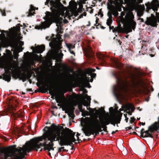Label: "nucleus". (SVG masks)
Returning a JSON list of instances; mask_svg holds the SVG:
<instances>
[{
  "label": "nucleus",
  "instance_id": "nucleus-1",
  "mask_svg": "<svg viewBox=\"0 0 159 159\" xmlns=\"http://www.w3.org/2000/svg\"><path fill=\"white\" fill-rule=\"evenodd\" d=\"M52 127H48L46 126L43 129V131L44 132L43 134V139L44 142L43 143H40L39 139L36 138H34L31 140V142H27L25 145L22 147H19L16 148V151L13 152L15 154V152H17L20 156H17L15 159H24L25 156L27 155V152H29L32 150L38 151V149L40 148L41 147H44L45 144L47 143V140L45 139V137L47 135L49 136L51 131L50 130L51 129Z\"/></svg>",
  "mask_w": 159,
  "mask_h": 159
},
{
  "label": "nucleus",
  "instance_id": "nucleus-2",
  "mask_svg": "<svg viewBox=\"0 0 159 159\" xmlns=\"http://www.w3.org/2000/svg\"><path fill=\"white\" fill-rule=\"evenodd\" d=\"M128 74V76L124 75L123 80H122L121 78L119 75H115L116 81L117 84V87H114V91L117 90V87L120 86L122 81L126 86H131L134 89L138 90L139 92H140L141 91L139 85V82L140 81V80L138 81V80L136 77L135 75L129 72ZM115 92V96L117 97V94L116 92Z\"/></svg>",
  "mask_w": 159,
  "mask_h": 159
},
{
  "label": "nucleus",
  "instance_id": "nucleus-3",
  "mask_svg": "<svg viewBox=\"0 0 159 159\" xmlns=\"http://www.w3.org/2000/svg\"><path fill=\"white\" fill-rule=\"evenodd\" d=\"M107 6L110 8L113 9L119 4V2L123 3L124 1H108ZM143 1H124V3L125 4V7H127L132 10L139 9L137 12L138 16L141 17L143 15V11L144 10V6L142 7L139 5V3H142Z\"/></svg>",
  "mask_w": 159,
  "mask_h": 159
},
{
  "label": "nucleus",
  "instance_id": "nucleus-4",
  "mask_svg": "<svg viewBox=\"0 0 159 159\" xmlns=\"http://www.w3.org/2000/svg\"><path fill=\"white\" fill-rule=\"evenodd\" d=\"M56 128H58L61 131V134L58 137L60 138L59 144L61 146H73V143L76 141L74 137L75 133L69 128H66L62 130L63 127L61 126H56Z\"/></svg>",
  "mask_w": 159,
  "mask_h": 159
},
{
  "label": "nucleus",
  "instance_id": "nucleus-5",
  "mask_svg": "<svg viewBox=\"0 0 159 159\" xmlns=\"http://www.w3.org/2000/svg\"><path fill=\"white\" fill-rule=\"evenodd\" d=\"M52 127H54L52 131H51L49 136H46L45 139L47 140V143L45 144L44 147L45 151L47 150L49 152L51 150H54V144L55 141H58L59 143L60 138L58 137L61 134V131L58 128H56L55 124H52L51 125Z\"/></svg>",
  "mask_w": 159,
  "mask_h": 159
},
{
  "label": "nucleus",
  "instance_id": "nucleus-6",
  "mask_svg": "<svg viewBox=\"0 0 159 159\" xmlns=\"http://www.w3.org/2000/svg\"><path fill=\"white\" fill-rule=\"evenodd\" d=\"M61 1H46L45 2V5L48 7L50 6L52 11L54 14H59L63 11L64 6L60 2Z\"/></svg>",
  "mask_w": 159,
  "mask_h": 159
},
{
  "label": "nucleus",
  "instance_id": "nucleus-7",
  "mask_svg": "<svg viewBox=\"0 0 159 159\" xmlns=\"http://www.w3.org/2000/svg\"><path fill=\"white\" fill-rule=\"evenodd\" d=\"M45 89L48 90L49 93L52 95L51 98L53 99H55L56 102L58 103L57 105L60 106L61 105L60 103L61 100V98L60 94L57 92L53 84L52 83L48 84H47L45 85Z\"/></svg>",
  "mask_w": 159,
  "mask_h": 159
},
{
  "label": "nucleus",
  "instance_id": "nucleus-8",
  "mask_svg": "<svg viewBox=\"0 0 159 159\" xmlns=\"http://www.w3.org/2000/svg\"><path fill=\"white\" fill-rule=\"evenodd\" d=\"M95 69H92L86 72L84 80L82 83V85L84 87L89 88L91 87L89 82H92L93 80V79L95 77L96 75V74L93 73L95 71Z\"/></svg>",
  "mask_w": 159,
  "mask_h": 159
},
{
  "label": "nucleus",
  "instance_id": "nucleus-9",
  "mask_svg": "<svg viewBox=\"0 0 159 159\" xmlns=\"http://www.w3.org/2000/svg\"><path fill=\"white\" fill-rule=\"evenodd\" d=\"M82 130L86 136H89L91 134L98 135L99 132L94 126L87 124V121L84 127L82 129Z\"/></svg>",
  "mask_w": 159,
  "mask_h": 159
},
{
  "label": "nucleus",
  "instance_id": "nucleus-10",
  "mask_svg": "<svg viewBox=\"0 0 159 159\" xmlns=\"http://www.w3.org/2000/svg\"><path fill=\"white\" fill-rule=\"evenodd\" d=\"M86 119L88 124H90V125L94 126L99 132H101L103 130L102 129V128L97 117H87Z\"/></svg>",
  "mask_w": 159,
  "mask_h": 159
},
{
  "label": "nucleus",
  "instance_id": "nucleus-11",
  "mask_svg": "<svg viewBox=\"0 0 159 159\" xmlns=\"http://www.w3.org/2000/svg\"><path fill=\"white\" fill-rule=\"evenodd\" d=\"M13 28L15 29V30L17 32V34H14L11 37V39L12 41V45L13 48H15V50H18V51H20L21 50H22L23 49L22 47L19 48L18 47V43L16 40L17 37V34H19L20 32V28L19 26L17 27H14Z\"/></svg>",
  "mask_w": 159,
  "mask_h": 159
},
{
  "label": "nucleus",
  "instance_id": "nucleus-12",
  "mask_svg": "<svg viewBox=\"0 0 159 159\" xmlns=\"http://www.w3.org/2000/svg\"><path fill=\"white\" fill-rule=\"evenodd\" d=\"M16 109L13 106H9L6 110L3 112L2 115H7L8 113H10L12 116H13L15 119H16L18 117L22 118L23 115L21 114L20 112H18L17 113H14L13 112L14 110H15Z\"/></svg>",
  "mask_w": 159,
  "mask_h": 159
},
{
  "label": "nucleus",
  "instance_id": "nucleus-13",
  "mask_svg": "<svg viewBox=\"0 0 159 159\" xmlns=\"http://www.w3.org/2000/svg\"><path fill=\"white\" fill-rule=\"evenodd\" d=\"M156 14L157 18L153 14H151L152 17L147 18V21L145 22V24L150 25L152 27L157 26V21L159 22V13L156 12Z\"/></svg>",
  "mask_w": 159,
  "mask_h": 159
},
{
  "label": "nucleus",
  "instance_id": "nucleus-14",
  "mask_svg": "<svg viewBox=\"0 0 159 159\" xmlns=\"http://www.w3.org/2000/svg\"><path fill=\"white\" fill-rule=\"evenodd\" d=\"M31 75L26 74L25 72H21L20 70L15 72L13 75V77L15 79L19 78L20 80H22L23 82L25 81L27 79L30 78Z\"/></svg>",
  "mask_w": 159,
  "mask_h": 159
},
{
  "label": "nucleus",
  "instance_id": "nucleus-15",
  "mask_svg": "<svg viewBox=\"0 0 159 159\" xmlns=\"http://www.w3.org/2000/svg\"><path fill=\"white\" fill-rule=\"evenodd\" d=\"M154 131H156L157 133L158 132V130L152 124L151 126L148 127V130L145 131L143 132V133L146 134L145 135H143V138L150 137L153 139V137L151 133H153Z\"/></svg>",
  "mask_w": 159,
  "mask_h": 159
},
{
  "label": "nucleus",
  "instance_id": "nucleus-16",
  "mask_svg": "<svg viewBox=\"0 0 159 159\" xmlns=\"http://www.w3.org/2000/svg\"><path fill=\"white\" fill-rule=\"evenodd\" d=\"M69 4L71 6L72 8V12H74L75 15V16L78 15V9L77 8V4L75 1H70L69 2Z\"/></svg>",
  "mask_w": 159,
  "mask_h": 159
},
{
  "label": "nucleus",
  "instance_id": "nucleus-17",
  "mask_svg": "<svg viewBox=\"0 0 159 159\" xmlns=\"http://www.w3.org/2000/svg\"><path fill=\"white\" fill-rule=\"evenodd\" d=\"M62 18L55 16L52 20L54 22L56 23L57 26L58 27V28L61 30H62Z\"/></svg>",
  "mask_w": 159,
  "mask_h": 159
},
{
  "label": "nucleus",
  "instance_id": "nucleus-18",
  "mask_svg": "<svg viewBox=\"0 0 159 159\" xmlns=\"http://www.w3.org/2000/svg\"><path fill=\"white\" fill-rule=\"evenodd\" d=\"M31 49L34 50V52L37 53H41L45 50V46L44 45L39 46L35 48L32 47Z\"/></svg>",
  "mask_w": 159,
  "mask_h": 159
},
{
  "label": "nucleus",
  "instance_id": "nucleus-19",
  "mask_svg": "<svg viewBox=\"0 0 159 159\" xmlns=\"http://www.w3.org/2000/svg\"><path fill=\"white\" fill-rule=\"evenodd\" d=\"M45 13L46 14L45 16L43 18L45 20H47V21L48 22L49 21H52L55 16L53 13L49 11H46Z\"/></svg>",
  "mask_w": 159,
  "mask_h": 159
},
{
  "label": "nucleus",
  "instance_id": "nucleus-20",
  "mask_svg": "<svg viewBox=\"0 0 159 159\" xmlns=\"http://www.w3.org/2000/svg\"><path fill=\"white\" fill-rule=\"evenodd\" d=\"M153 2L148 5H146L147 8L149 9H152L155 11H157V5L154 3H158L159 2V1H152Z\"/></svg>",
  "mask_w": 159,
  "mask_h": 159
},
{
  "label": "nucleus",
  "instance_id": "nucleus-21",
  "mask_svg": "<svg viewBox=\"0 0 159 159\" xmlns=\"http://www.w3.org/2000/svg\"><path fill=\"white\" fill-rule=\"evenodd\" d=\"M50 24L47 21H44L43 22H42L41 24L40 25H37L35 27V28L36 29H45L49 27Z\"/></svg>",
  "mask_w": 159,
  "mask_h": 159
},
{
  "label": "nucleus",
  "instance_id": "nucleus-22",
  "mask_svg": "<svg viewBox=\"0 0 159 159\" xmlns=\"http://www.w3.org/2000/svg\"><path fill=\"white\" fill-rule=\"evenodd\" d=\"M134 106L131 103H129L126 106V110H129L126 112L130 115H131L132 112H133L135 110Z\"/></svg>",
  "mask_w": 159,
  "mask_h": 159
},
{
  "label": "nucleus",
  "instance_id": "nucleus-23",
  "mask_svg": "<svg viewBox=\"0 0 159 159\" xmlns=\"http://www.w3.org/2000/svg\"><path fill=\"white\" fill-rule=\"evenodd\" d=\"M122 115V113L120 112L119 114H118L116 116H113L112 117L116 123L117 124L120 123Z\"/></svg>",
  "mask_w": 159,
  "mask_h": 159
},
{
  "label": "nucleus",
  "instance_id": "nucleus-24",
  "mask_svg": "<svg viewBox=\"0 0 159 159\" xmlns=\"http://www.w3.org/2000/svg\"><path fill=\"white\" fill-rule=\"evenodd\" d=\"M126 18L129 22L134 20V16L133 13L132 11H130L127 13L126 15Z\"/></svg>",
  "mask_w": 159,
  "mask_h": 159
},
{
  "label": "nucleus",
  "instance_id": "nucleus-25",
  "mask_svg": "<svg viewBox=\"0 0 159 159\" xmlns=\"http://www.w3.org/2000/svg\"><path fill=\"white\" fill-rule=\"evenodd\" d=\"M136 25V23L134 20L129 22V32H131L132 31V29L134 30L135 28Z\"/></svg>",
  "mask_w": 159,
  "mask_h": 159
},
{
  "label": "nucleus",
  "instance_id": "nucleus-26",
  "mask_svg": "<svg viewBox=\"0 0 159 159\" xmlns=\"http://www.w3.org/2000/svg\"><path fill=\"white\" fill-rule=\"evenodd\" d=\"M35 7L32 5H30V9L29 10L28 16L33 15L35 13Z\"/></svg>",
  "mask_w": 159,
  "mask_h": 159
},
{
  "label": "nucleus",
  "instance_id": "nucleus-27",
  "mask_svg": "<svg viewBox=\"0 0 159 159\" xmlns=\"http://www.w3.org/2000/svg\"><path fill=\"white\" fill-rule=\"evenodd\" d=\"M3 80L7 82H9L11 79V76L10 75L7 73H4L3 75Z\"/></svg>",
  "mask_w": 159,
  "mask_h": 159
},
{
  "label": "nucleus",
  "instance_id": "nucleus-28",
  "mask_svg": "<svg viewBox=\"0 0 159 159\" xmlns=\"http://www.w3.org/2000/svg\"><path fill=\"white\" fill-rule=\"evenodd\" d=\"M116 29V32H117L118 34L119 33H122L123 32V29L121 26L120 24H119L118 26L115 28Z\"/></svg>",
  "mask_w": 159,
  "mask_h": 159
},
{
  "label": "nucleus",
  "instance_id": "nucleus-29",
  "mask_svg": "<svg viewBox=\"0 0 159 159\" xmlns=\"http://www.w3.org/2000/svg\"><path fill=\"white\" fill-rule=\"evenodd\" d=\"M22 51V50L20 51H18V50H14L13 52V53L14 56V59L17 60L18 59V57L19 56V53Z\"/></svg>",
  "mask_w": 159,
  "mask_h": 159
},
{
  "label": "nucleus",
  "instance_id": "nucleus-30",
  "mask_svg": "<svg viewBox=\"0 0 159 159\" xmlns=\"http://www.w3.org/2000/svg\"><path fill=\"white\" fill-rule=\"evenodd\" d=\"M158 121L157 122H155L152 125L154 126L156 129L158 131L159 130V116L158 118Z\"/></svg>",
  "mask_w": 159,
  "mask_h": 159
},
{
  "label": "nucleus",
  "instance_id": "nucleus-31",
  "mask_svg": "<svg viewBox=\"0 0 159 159\" xmlns=\"http://www.w3.org/2000/svg\"><path fill=\"white\" fill-rule=\"evenodd\" d=\"M61 68L63 70H66L69 69V67L66 64H62Z\"/></svg>",
  "mask_w": 159,
  "mask_h": 159
},
{
  "label": "nucleus",
  "instance_id": "nucleus-32",
  "mask_svg": "<svg viewBox=\"0 0 159 159\" xmlns=\"http://www.w3.org/2000/svg\"><path fill=\"white\" fill-rule=\"evenodd\" d=\"M111 119H107L105 120V121L101 122V123L107 126V125L111 123Z\"/></svg>",
  "mask_w": 159,
  "mask_h": 159
},
{
  "label": "nucleus",
  "instance_id": "nucleus-33",
  "mask_svg": "<svg viewBox=\"0 0 159 159\" xmlns=\"http://www.w3.org/2000/svg\"><path fill=\"white\" fill-rule=\"evenodd\" d=\"M66 46L67 48H68L69 50H70L71 49H73L75 48L74 45H73L72 44H66Z\"/></svg>",
  "mask_w": 159,
  "mask_h": 159
},
{
  "label": "nucleus",
  "instance_id": "nucleus-34",
  "mask_svg": "<svg viewBox=\"0 0 159 159\" xmlns=\"http://www.w3.org/2000/svg\"><path fill=\"white\" fill-rule=\"evenodd\" d=\"M101 125L102 126V128H103V130L105 132H108L107 131V126L104 125V124H102L101 123Z\"/></svg>",
  "mask_w": 159,
  "mask_h": 159
},
{
  "label": "nucleus",
  "instance_id": "nucleus-35",
  "mask_svg": "<svg viewBox=\"0 0 159 159\" xmlns=\"http://www.w3.org/2000/svg\"><path fill=\"white\" fill-rule=\"evenodd\" d=\"M56 46L57 48L59 49H60L62 48V46L61 45V43L60 41L58 42L57 44L56 45Z\"/></svg>",
  "mask_w": 159,
  "mask_h": 159
},
{
  "label": "nucleus",
  "instance_id": "nucleus-36",
  "mask_svg": "<svg viewBox=\"0 0 159 159\" xmlns=\"http://www.w3.org/2000/svg\"><path fill=\"white\" fill-rule=\"evenodd\" d=\"M122 152L123 155L126 156L127 155L128 153V151L127 149L125 148L124 147L123 150L122 151Z\"/></svg>",
  "mask_w": 159,
  "mask_h": 159
},
{
  "label": "nucleus",
  "instance_id": "nucleus-37",
  "mask_svg": "<svg viewBox=\"0 0 159 159\" xmlns=\"http://www.w3.org/2000/svg\"><path fill=\"white\" fill-rule=\"evenodd\" d=\"M17 133H18V134H19L20 133H21V134H23L24 133H25V134H24V135H26L27 134V133H25L23 130L22 129H19V130H17Z\"/></svg>",
  "mask_w": 159,
  "mask_h": 159
},
{
  "label": "nucleus",
  "instance_id": "nucleus-38",
  "mask_svg": "<svg viewBox=\"0 0 159 159\" xmlns=\"http://www.w3.org/2000/svg\"><path fill=\"white\" fill-rule=\"evenodd\" d=\"M89 112L87 111H83L82 112V116L84 117L85 116H86L88 115Z\"/></svg>",
  "mask_w": 159,
  "mask_h": 159
},
{
  "label": "nucleus",
  "instance_id": "nucleus-39",
  "mask_svg": "<svg viewBox=\"0 0 159 159\" xmlns=\"http://www.w3.org/2000/svg\"><path fill=\"white\" fill-rule=\"evenodd\" d=\"M112 22V19H107L106 23L108 26L111 25Z\"/></svg>",
  "mask_w": 159,
  "mask_h": 159
},
{
  "label": "nucleus",
  "instance_id": "nucleus-40",
  "mask_svg": "<svg viewBox=\"0 0 159 159\" xmlns=\"http://www.w3.org/2000/svg\"><path fill=\"white\" fill-rule=\"evenodd\" d=\"M98 15H100V17H102L103 16V12L102 11V9H101L99 10V11L98 13Z\"/></svg>",
  "mask_w": 159,
  "mask_h": 159
},
{
  "label": "nucleus",
  "instance_id": "nucleus-41",
  "mask_svg": "<svg viewBox=\"0 0 159 159\" xmlns=\"http://www.w3.org/2000/svg\"><path fill=\"white\" fill-rule=\"evenodd\" d=\"M111 125H112L114 126H115L116 125V124L113 117H112V118H111Z\"/></svg>",
  "mask_w": 159,
  "mask_h": 159
},
{
  "label": "nucleus",
  "instance_id": "nucleus-42",
  "mask_svg": "<svg viewBox=\"0 0 159 159\" xmlns=\"http://www.w3.org/2000/svg\"><path fill=\"white\" fill-rule=\"evenodd\" d=\"M78 108L79 110V111L81 112L83 111L82 109V105H79L78 106Z\"/></svg>",
  "mask_w": 159,
  "mask_h": 159
},
{
  "label": "nucleus",
  "instance_id": "nucleus-43",
  "mask_svg": "<svg viewBox=\"0 0 159 159\" xmlns=\"http://www.w3.org/2000/svg\"><path fill=\"white\" fill-rule=\"evenodd\" d=\"M66 107H65V108H62V110L63 111H65V113H69V110H66Z\"/></svg>",
  "mask_w": 159,
  "mask_h": 159
},
{
  "label": "nucleus",
  "instance_id": "nucleus-44",
  "mask_svg": "<svg viewBox=\"0 0 159 159\" xmlns=\"http://www.w3.org/2000/svg\"><path fill=\"white\" fill-rule=\"evenodd\" d=\"M144 129L143 128H142L141 129L140 131L141 136L142 137H143V134L144 133H143V132L144 131Z\"/></svg>",
  "mask_w": 159,
  "mask_h": 159
},
{
  "label": "nucleus",
  "instance_id": "nucleus-45",
  "mask_svg": "<svg viewBox=\"0 0 159 159\" xmlns=\"http://www.w3.org/2000/svg\"><path fill=\"white\" fill-rule=\"evenodd\" d=\"M68 115L69 117H71L72 118H74L75 117V115L73 113H68Z\"/></svg>",
  "mask_w": 159,
  "mask_h": 159
},
{
  "label": "nucleus",
  "instance_id": "nucleus-46",
  "mask_svg": "<svg viewBox=\"0 0 159 159\" xmlns=\"http://www.w3.org/2000/svg\"><path fill=\"white\" fill-rule=\"evenodd\" d=\"M108 16L109 17V18L108 19H112V14L111 12H108Z\"/></svg>",
  "mask_w": 159,
  "mask_h": 159
},
{
  "label": "nucleus",
  "instance_id": "nucleus-47",
  "mask_svg": "<svg viewBox=\"0 0 159 159\" xmlns=\"http://www.w3.org/2000/svg\"><path fill=\"white\" fill-rule=\"evenodd\" d=\"M39 140V141H43V136H41V137H36Z\"/></svg>",
  "mask_w": 159,
  "mask_h": 159
},
{
  "label": "nucleus",
  "instance_id": "nucleus-48",
  "mask_svg": "<svg viewBox=\"0 0 159 159\" xmlns=\"http://www.w3.org/2000/svg\"><path fill=\"white\" fill-rule=\"evenodd\" d=\"M90 103V102H85L83 104V105L84 106L87 107L89 106Z\"/></svg>",
  "mask_w": 159,
  "mask_h": 159
},
{
  "label": "nucleus",
  "instance_id": "nucleus-49",
  "mask_svg": "<svg viewBox=\"0 0 159 159\" xmlns=\"http://www.w3.org/2000/svg\"><path fill=\"white\" fill-rule=\"evenodd\" d=\"M130 119L131 120L130 121L132 124L135 120V119L134 117H131Z\"/></svg>",
  "mask_w": 159,
  "mask_h": 159
},
{
  "label": "nucleus",
  "instance_id": "nucleus-50",
  "mask_svg": "<svg viewBox=\"0 0 159 159\" xmlns=\"http://www.w3.org/2000/svg\"><path fill=\"white\" fill-rule=\"evenodd\" d=\"M19 44L20 46L21 47L23 45L24 43V42L21 41H20L19 42Z\"/></svg>",
  "mask_w": 159,
  "mask_h": 159
},
{
  "label": "nucleus",
  "instance_id": "nucleus-51",
  "mask_svg": "<svg viewBox=\"0 0 159 159\" xmlns=\"http://www.w3.org/2000/svg\"><path fill=\"white\" fill-rule=\"evenodd\" d=\"M75 109V107L73 106H72L70 108V109L71 111H72V113H73L74 110Z\"/></svg>",
  "mask_w": 159,
  "mask_h": 159
},
{
  "label": "nucleus",
  "instance_id": "nucleus-52",
  "mask_svg": "<svg viewBox=\"0 0 159 159\" xmlns=\"http://www.w3.org/2000/svg\"><path fill=\"white\" fill-rule=\"evenodd\" d=\"M77 139V140L78 141V143H80V142H82V140H81V139H79V136H76Z\"/></svg>",
  "mask_w": 159,
  "mask_h": 159
},
{
  "label": "nucleus",
  "instance_id": "nucleus-53",
  "mask_svg": "<svg viewBox=\"0 0 159 159\" xmlns=\"http://www.w3.org/2000/svg\"><path fill=\"white\" fill-rule=\"evenodd\" d=\"M101 25V24H100V23L96 24H96H95L94 25L96 26L97 29H98V25Z\"/></svg>",
  "mask_w": 159,
  "mask_h": 159
},
{
  "label": "nucleus",
  "instance_id": "nucleus-54",
  "mask_svg": "<svg viewBox=\"0 0 159 159\" xmlns=\"http://www.w3.org/2000/svg\"><path fill=\"white\" fill-rule=\"evenodd\" d=\"M69 51L70 52V53L73 54L74 55H75V52H74V51L71 50H69Z\"/></svg>",
  "mask_w": 159,
  "mask_h": 159
},
{
  "label": "nucleus",
  "instance_id": "nucleus-55",
  "mask_svg": "<svg viewBox=\"0 0 159 159\" xmlns=\"http://www.w3.org/2000/svg\"><path fill=\"white\" fill-rule=\"evenodd\" d=\"M61 151H62V149H61V148H59L58 149V152L55 156H56L58 152H61Z\"/></svg>",
  "mask_w": 159,
  "mask_h": 159
},
{
  "label": "nucleus",
  "instance_id": "nucleus-56",
  "mask_svg": "<svg viewBox=\"0 0 159 159\" xmlns=\"http://www.w3.org/2000/svg\"><path fill=\"white\" fill-rule=\"evenodd\" d=\"M2 16H6V13L5 11H2Z\"/></svg>",
  "mask_w": 159,
  "mask_h": 159
},
{
  "label": "nucleus",
  "instance_id": "nucleus-57",
  "mask_svg": "<svg viewBox=\"0 0 159 159\" xmlns=\"http://www.w3.org/2000/svg\"><path fill=\"white\" fill-rule=\"evenodd\" d=\"M99 20V19L98 17H96V24H98L99 23H98V21Z\"/></svg>",
  "mask_w": 159,
  "mask_h": 159
},
{
  "label": "nucleus",
  "instance_id": "nucleus-58",
  "mask_svg": "<svg viewBox=\"0 0 159 159\" xmlns=\"http://www.w3.org/2000/svg\"><path fill=\"white\" fill-rule=\"evenodd\" d=\"M63 56V54L61 52V51L60 53L59 54V56L60 57H62Z\"/></svg>",
  "mask_w": 159,
  "mask_h": 159
},
{
  "label": "nucleus",
  "instance_id": "nucleus-59",
  "mask_svg": "<svg viewBox=\"0 0 159 159\" xmlns=\"http://www.w3.org/2000/svg\"><path fill=\"white\" fill-rule=\"evenodd\" d=\"M109 26L110 30L111 29H112L114 28L113 26H111V25H109Z\"/></svg>",
  "mask_w": 159,
  "mask_h": 159
},
{
  "label": "nucleus",
  "instance_id": "nucleus-60",
  "mask_svg": "<svg viewBox=\"0 0 159 159\" xmlns=\"http://www.w3.org/2000/svg\"><path fill=\"white\" fill-rule=\"evenodd\" d=\"M140 124H142L143 125H145V122L143 123V122H139V125H140Z\"/></svg>",
  "mask_w": 159,
  "mask_h": 159
},
{
  "label": "nucleus",
  "instance_id": "nucleus-61",
  "mask_svg": "<svg viewBox=\"0 0 159 159\" xmlns=\"http://www.w3.org/2000/svg\"><path fill=\"white\" fill-rule=\"evenodd\" d=\"M125 129H126V130H130V129H132V127H131L130 126V127H127Z\"/></svg>",
  "mask_w": 159,
  "mask_h": 159
},
{
  "label": "nucleus",
  "instance_id": "nucleus-62",
  "mask_svg": "<svg viewBox=\"0 0 159 159\" xmlns=\"http://www.w3.org/2000/svg\"><path fill=\"white\" fill-rule=\"evenodd\" d=\"M98 57L100 59H102V57H103V56H98L97 55Z\"/></svg>",
  "mask_w": 159,
  "mask_h": 159
},
{
  "label": "nucleus",
  "instance_id": "nucleus-63",
  "mask_svg": "<svg viewBox=\"0 0 159 159\" xmlns=\"http://www.w3.org/2000/svg\"><path fill=\"white\" fill-rule=\"evenodd\" d=\"M87 97H88V99H87L88 100H89V101H90L91 100V98H90V96H88L87 95Z\"/></svg>",
  "mask_w": 159,
  "mask_h": 159
},
{
  "label": "nucleus",
  "instance_id": "nucleus-64",
  "mask_svg": "<svg viewBox=\"0 0 159 159\" xmlns=\"http://www.w3.org/2000/svg\"><path fill=\"white\" fill-rule=\"evenodd\" d=\"M101 109H102V112L103 113H105V111L104 110V109L102 108V107H101Z\"/></svg>",
  "mask_w": 159,
  "mask_h": 159
}]
</instances>
